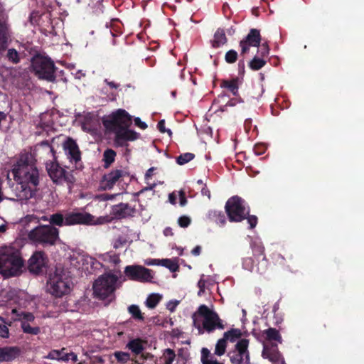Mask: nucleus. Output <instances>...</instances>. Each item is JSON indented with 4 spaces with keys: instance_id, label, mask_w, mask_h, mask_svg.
<instances>
[{
    "instance_id": "obj_1",
    "label": "nucleus",
    "mask_w": 364,
    "mask_h": 364,
    "mask_svg": "<svg viewBox=\"0 0 364 364\" xmlns=\"http://www.w3.org/2000/svg\"><path fill=\"white\" fill-rule=\"evenodd\" d=\"M12 173L17 182L12 191L18 200H27L35 196L39 184V172L31 154H21L13 165Z\"/></svg>"
},
{
    "instance_id": "obj_2",
    "label": "nucleus",
    "mask_w": 364,
    "mask_h": 364,
    "mask_svg": "<svg viewBox=\"0 0 364 364\" xmlns=\"http://www.w3.org/2000/svg\"><path fill=\"white\" fill-rule=\"evenodd\" d=\"M132 124V116L127 111L119 109L103 119L105 127L115 134V143L120 146L125 145L127 141H134L139 134L128 129Z\"/></svg>"
},
{
    "instance_id": "obj_3",
    "label": "nucleus",
    "mask_w": 364,
    "mask_h": 364,
    "mask_svg": "<svg viewBox=\"0 0 364 364\" xmlns=\"http://www.w3.org/2000/svg\"><path fill=\"white\" fill-rule=\"evenodd\" d=\"M193 325L197 329L198 335L211 333L215 330H223L225 324L219 315L206 305L199 306L192 315Z\"/></svg>"
},
{
    "instance_id": "obj_4",
    "label": "nucleus",
    "mask_w": 364,
    "mask_h": 364,
    "mask_svg": "<svg viewBox=\"0 0 364 364\" xmlns=\"http://www.w3.org/2000/svg\"><path fill=\"white\" fill-rule=\"evenodd\" d=\"M23 265V259L17 250L9 247L0 250V274L5 277L18 275Z\"/></svg>"
},
{
    "instance_id": "obj_5",
    "label": "nucleus",
    "mask_w": 364,
    "mask_h": 364,
    "mask_svg": "<svg viewBox=\"0 0 364 364\" xmlns=\"http://www.w3.org/2000/svg\"><path fill=\"white\" fill-rule=\"evenodd\" d=\"M56 70L53 60L48 56L37 53L31 60V71L40 80L55 82Z\"/></svg>"
},
{
    "instance_id": "obj_6",
    "label": "nucleus",
    "mask_w": 364,
    "mask_h": 364,
    "mask_svg": "<svg viewBox=\"0 0 364 364\" xmlns=\"http://www.w3.org/2000/svg\"><path fill=\"white\" fill-rule=\"evenodd\" d=\"M60 230L50 225H38L28 233V240L36 245L53 246L60 240Z\"/></svg>"
},
{
    "instance_id": "obj_7",
    "label": "nucleus",
    "mask_w": 364,
    "mask_h": 364,
    "mask_svg": "<svg viewBox=\"0 0 364 364\" xmlns=\"http://www.w3.org/2000/svg\"><path fill=\"white\" fill-rule=\"evenodd\" d=\"M263 335L268 343H263L262 355L264 358L268 359L273 364H285L284 358L278 350L277 344L282 343V336L278 330L274 328H269L263 331Z\"/></svg>"
},
{
    "instance_id": "obj_8",
    "label": "nucleus",
    "mask_w": 364,
    "mask_h": 364,
    "mask_svg": "<svg viewBox=\"0 0 364 364\" xmlns=\"http://www.w3.org/2000/svg\"><path fill=\"white\" fill-rule=\"evenodd\" d=\"M72 281L68 272L63 269L56 268L47 284L48 291L56 297H60L70 292Z\"/></svg>"
},
{
    "instance_id": "obj_9",
    "label": "nucleus",
    "mask_w": 364,
    "mask_h": 364,
    "mask_svg": "<svg viewBox=\"0 0 364 364\" xmlns=\"http://www.w3.org/2000/svg\"><path fill=\"white\" fill-rule=\"evenodd\" d=\"M117 279V277L112 274H105L100 276L93 284L95 296L100 299L112 297Z\"/></svg>"
},
{
    "instance_id": "obj_10",
    "label": "nucleus",
    "mask_w": 364,
    "mask_h": 364,
    "mask_svg": "<svg viewBox=\"0 0 364 364\" xmlns=\"http://www.w3.org/2000/svg\"><path fill=\"white\" fill-rule=\"evenodd\" d=\"M225 211L231 222H240L249 215L245 206V201L238 196H233L228 200Z\"/></svg>"
},
{
    "instance_id": "obj_11",
    "label": "nucleus",
    "mask_w": 364,
    "mask_h": 364,
    "mask_svg": "<svg viewBox=\"0 0 364 364\" xmlns=\"http://www.w3.org/2000/svg\"><path fill=\"white\" fill-rule=\"evenodd\" d=\"M63 148L69 161V164L65 165V166L70 170L82 169L83 166L81 161V153L75 141L68 138L63 142Z\"/></svg>"
},
{
    "instance_id": "obj_12",
    "label": "nucleus",
    "mask_w": 364,
    "mask_h": 364,
    "mask_svg": "<svg viewBox=\"0 0 364 364\" xmlns=\"http://www.w3.org/2000/svg\"><path fill=\"white\" fill-rule=\"evenodd\" d=\"M46 171L53 183L56 184H73L75 181L72 173L65 171L57 161H50L46 164Z\"/></svg>"
},
{
    "instance_id": "obj_13",
    "label": "nucleus",
    "mask_w": 364,
    "mask_h": 364,
    "mask_svg": "<svg viewBox=\"0 0 364 364\" xmlns=\"http://www.w3.org/2000/svg\"><path fill=\"white\" fill-rule=\"evenodd\" d=\"M103 219L99 218L97 222L95 218L90 213L79 210H73L65 213V226H72L76 225H95L103 223Z\"/></svg>"
},
{
    "instance_id": "obj_14",
    "label": "nucleus",
    "mask_w": 364,
    "mask_h": 364,
    "mask_svg": "<svg viewBox=\"0 0 364 364\" xmlns=\"http://www.w3.org/2000/svg\"><path fill=\"white\" fill-rule=\"evenodd\" d=\"M248 345L249 341L247 339H241L236 343L235 348L228 353L232 364L250 363Z\"/></svg>"
},
{
    "instance_id": "obj_15",
    "label": "nucleus",
    "mask_w": 364,
    "mask_h": 364,
    "mask_svg": "<svg viewBox=\"0 0 364 364\" xmlns=\"http://www.w3.org/2000/svg\"><path fill=\"white\" fill-rule=\"evenodd\" d=\"M124 274L129 279L140 282H150L153 279L151 270L140 265L127 266Z\"/></svg>"
},
{
    "instance_id": "obj_16",
    "label": "nucleus",
    "mask_w": 364,
    "mask_h": 364,
    "mask_svg": "<svg viewBox=\"0 0 364 364\" xmlns=\"http://www.w3.org/2000/svg\"><path fill=\"white\" fill-rule=\"evenodd\" d=\"M262 41L259 30L257 28H251L242 40L240 42L241 48L240 55H245L250 51V47H259Z\"/></svg>"
},
{
    "instance_id": "obj_17",
    "label": "nucleus",
    "mask_w": 364,
    "mask_h": 364,
    "mask_svg": "<svg viewBox=\"0 0 364 364\" xmlns=\"http://www.w3.org/2000/svg\"><path fill=\"white\" fill-rule=\"evenodd\" d=\"M9 37L7 16L1 8H0V52L6 50L7 48Z\"/></svg>"
},
{
    "instance_id": "obj_18",
    "label": "nucleus",
    "mask_w": 364,
    "mask_h": 364,
    "mask_svg": "<svg viewBox=\"0 0 364 364\" xmlns=\"http://www.w3.org/2000/svg\"><path fill=\"white\" fill-rule=\"evenodd\" d=\"M124 175V171L118 169L105 174L100 181L101 188L103 190H110Z\"/></svg>"
},
{
    "instance_id": "obj_19",
    "label": "nucleus",
    "mask_w": 364,
    "mask_h": 364,
    "mask_svg": "<svg viewBox=\"0 0 364 364\" xmlns=\"http://www.w3.org/2000/svg\"><path fill=\"white\" fill-rule=\"evenodd\" d=\"M46 262L43 252H36L28 260V269L31 272L38 274L45 267Z\"/></svg>"
},
{
    "instance_id": "obj_20",
    "label": "nucleus",
    "mask_w": 364,
    "mask_h": 364,
    "mask_svg": "<svg viewBox=\"0 0 364 364\" xmlns=\"http://www.w3.org/2000/svg\"><path fill=\"white\" fill-rule=\"evenodd\" d=\"M134 213L135 208L131 207L128 203H121L112 208V214L117 218H125L132 216Z\"/></svg>"
},
{
    "instance_id": "obj_21",
    "label": "nucleus",
    "mask_w": 364,
    "mask_h": 364,
    "mask_svg": "<svg viewBox=\"0 0 364 364\" xmlns=\"http://www.w3.org/2000/svg\"><path fill=\"white\" fill-rule=\"evenodd\" d=\"M216 101L221 107H227L235 105L240 102V99L237 92H222L218 96Z\"/></svg>"
},
{
    "instance_id": "obj_22",
    "label": "nucleus",
    "mask_w": 364,
    "mask_h": 364,
    "mask_svg": "<svg viewBox=\"0 0 364 364\" xmlns=\"http://www.w3.org/2000/svg\"><path fill=\"white\" fill-rule=\"evenodd\" d=\"M20 355V349L16 346L0 348V363L10 362Z\"/></svg>"
},
{
    "instance_id": "obj_23",
    "label": "nucleus",
    "mask_w": 364,
    "mask_h": 364,
    "mask_svg": "<svg viewBox=\"0 0 364 364\" xmlns=\"http://www.w3.org/2000/svg\"><path fill=\"white\" fill-rule=\"evenodd\" d=\"M228 42L225 32L223 28H218L214 33L213 39L211 41L212 47L214 48H220Z\"/></svg>"
},
{
    "instance_id": "obj_24",
    "label": "nucleus",
    "mask_w": 364,
    "mask_h": 364,
    "mask_svg": "<svg viewBox=\"0 0 364 364\" xmlns=\"http://www.w3.org/2000/svg\"><path fill=\"white\" fill-rule=\"evenodd\" d=\"M242 82V78L235 77L231 79L222 80L220 87L223 89H227L229 91H237Z\"/></svg>"
},
{
    "instance_id": "obj_25",
    "label": "nucleus",
    "mask_w": 364,
    "mask_h": 364,
    "mask_svg": "<svg viewBox=\"0 0 364 364\" xmlns=\"http://www.w3.org/2000/svg\"><path fill=\"white\" fill-rule=\"evenodd\" d=\"M49 225L54 227L65 226V213L58 212L49 216Z\"/></svg>"
},
{
    "instance_id": "obj_26",
    "label": "nucleus",
    "mask_w": 364,
    "mask_h": 364,
    "mask_svg": "<svg viewBox=\"0 0 364 364\" xmlns=\"http://www.w3.org/2000/svg\"><path fill=\"white\" fill-rule=\"evenodd\" d=\"M132 352L138 355L144 349L143 341L140 338L131 340L126 346Z\"/></svg>"
},
{
    "instance_id": "obj_27",
    "label": "nucleus",
    "mask_w": 364,
    "mask_h": 364,
    "mask_svg": "<svg viewBox=\"0 0 364 364\" xmlns=\"http://www.w3.org/2000/svg\"><path fill=\"white\" fill-rule=\"evenodd\" d=\"M201 362L203 364H223L218 361L206 348L201 350Z\"/></svg>"
},
{
    "instance_id": "obj_28",
    "label": "nucleus",
    "mask_w": 364,
    "mask_h": 364,
    "mask_svg": "<svg viewBox=\"0 0 364 364\" xmlns=\"http://www.w3.org/2000/svg\"><path fill=\"white\" fill-rule=\"evenodd\" d=\"M12 314L16 315L15 319L19 320L21 322L26 321V322L29 323V322L34 321V318H35L33 314L29 313V312H26V311H18L16 309L12 310Z\"/></svg>"
},
{
    "instance_id": "obj_29",
    "label": "nucleus",
    "mask_w": 364,
    "mask_h": 364,
    "mask_svg": "<svg viewBox=\"0 0 364 364\" xmlns=\"http://www.w3.org/2000/svg\"><path fill=\"white\" fill-rule=\"evenodd\" d=\"M157 264L168 268L172 272H175L179 269L178 262L175 259H162L158 261Z\"/></svg>"
},
{
    "instance_id": "obj_30",
    "label": "nucleus",
    "mask_w": 364,
    "mask_h": 364,
    "mask_svg": "<svg viewBox=\"0 0 364 364\" xmlns=\"http://www.w3.org/2000/svg\"><path fill=\"white\" fill-rule=\"evenodd\" d=\"M228 341L223 337L220 338L215 346L214 355L218 356L223 355L226 352Z\"/></svg>"
},
{
    "instance_id": "obj_31",
    "label": "nucleus",
    "mask_w": 364,
    "mask_h": 364,
    "mask_svg": "<svg viewBox=\"0 0 364 364\" xmlns=\"http://www.w3.org/2000/svg\"><path fill=\"white\" fill-rule=\"evenodd\" d=\"M241 336L242 333L240 329L231 328L230 331L225 332L223 337L228 341L235 342L237 339L240 338Z\"/></svg>"
},
{
    "instance_id": "obj_32",
    "label": "nucleus",
    "mask_w": 364,
    "mask_h": 364,
    "mask_svg": "<svg viewBox=\"0 0 364 364\" xmlns=\"http://www.w3.org/2000/svg\"><path fill=\"white\" fill-rule=\"evenodd\" d=\"M66 353L64 352V348L61 350H53L50 351L48 355L50 359H57L63 361H68Z\"/></svg>"
},
{
    "instance_id": "obj_33",
    "label": "nucleus",
    "mask_w": 364,
    "mask_h": 364,
    "mask_svg": "<svg viewBox=\"0 0 364 364\" xmlns=\"http://www.w3.org/2000/svg\"><path fill=\"white\" fill-rule=\"evenodd\" d=\"M266 61L264 59L258 56H255L253 59L249 63V67L252 70H259L262 67H264Z\"/></svg>"
},
{
    "instance_id": "obj_34",
    "label": "nucleus",
    "mask_w": 364,
    "mask_h": 364,
    "mask_svg": "<svg viewBox=\"0 0 364 364\" xmlns=\"http://www.w3.org/2000/svg\"><path fill=\"white\" fill-rule=\"evenodd\" d=\"M254 257L259 259L264 255V247L260 243L254 242L251 245Z\"/></svg>"
},
{
    "instance_id": "obj_35",
    "label": "nucleus",
    "mask_w": 364,
    "mask_h": 364,
    "mask_svg": "<svg viewBox=\"0 0 364 364\" xmlns=\"http://www.w3.org/2000/svg\"><path fill=\"white\" fill-rule=\"evenodd\" d=\"M129 313L132 314L135 320L144 321V316L139 307L137 305L132 304L128 308Z\"/></svg>"
},
{
    "instance_id": "obj_36",
    "label": "nucleus",
    "mask_w": 364,
    "mask_h": 364,
    "mask_svg": "<svg viewBox=\"0 0 364 364\" xmlns=\"http://www.w3.org/2000/svg\"><path fill=\"white\" fill-rule=\"evenodd\" d=\"M257 261L258 262L256 266V272L261 274H264L267 272L269 265L267 259L265 256H263L261 259H259Z\"/></svg>"
},
{
    "instance_id": "obj_37",
    "label": "nucleus",
    "mask_w": 364,
    "mask_h": 364,
    "mask_svg": "<svg viewBox=\"0 0 364 364\" xmlns=\"http://www.w3.org/2000/svg\"><path fill=\"white\" fill-rule=\"evenodd\" d=\"M6 58L13 64H17L20 62L19 53L14 48H9L7 50Z\"/></svg>"
},
{
    "instance_id": "obj_38",
    "label": "nucleus",
    "mask_w": 364,
    "mask_h": 364,
    "mask_svg": "<svg viewBox=\"0 0 364 364\" xmlns=\"http://www.w3.org/2000/svg\"><path fill=\"white\" fill-rule=\"evenodd\" d=\"M116 156V153L112 149H107L103 154V160L105 164V166H109L112 163L114 162Z\"/></svg>"
},
{
    "instance_id": "obj_39",
    "label": "nucleus",
    "mask_w": 364,
    "mask_h": 364,
    "mask_svg": "<svg viewBox=\"0 0 364 364\" xmlns=\"http://www.w3.org/2000/svg\"><path fill=\"white\" fill-rule=\"evenodd\" d=\"M21 328L24 333L31 335H37L40 333V328L38 326L32 327L29 323L22 321Z\"/></svg>"
},
{
    "instance_id": "obj_40",
    "label": "nucleus",
    "mask_w": 364,
    "mask_h": 364,
    "mask_svg": "<svg viewBox=\"0 0 364 364\" xmlns=\"http://www.w3.org/2000/svg\"><path fill=\"white\" fill-rule=\"evenodd\" d=\"M161 300V296L157 294H152L148 296L146 305L150 309H154Z\"/></svg>"
},
{
    "instance_id": "obj_41",
    "label": "nucleus",
    "mask_w": 364,
    "mask_h": 364,
    "mask_svg": "<svg viewBox=\"0 0 364 364\" xmlns=\"http://www.w3.org/2000/svg\"><path fill=\"white\" fill-rule=\"evenodd\" d=\"M210 215L217 224L220 225H225L226 219L225 215L222 212L214 210L211 212Z\"/></svg>"
},
{
    "instance_id": "obj_42",
    "label": "nucleus",
    "mask_w": 364,
    "mask_h": 364,
    "mask_svg": "<svg viewBox=\"0 0 364 364\" xmlns=\"http://www.w3.org/2000/svg\"><path fill=\"white\" fill-rule=\"evenodd\" d=\"M114 356L117 362L122 364L127 363L130 359V354L127 352L116 351L114 353Z\"/></svg>"
},
{
    "instance_id": "obj_43",
    "label": "nucleus",
    "mask_w": 364,
    "mask_h": 364,
    "mask_svg": "<svg viewBox=\"0 0 364 364\" xmlns=\"http://www.w3.org/2000/svg\"><path fill=\"white\" fill-rule=\"evenodd\" d=\"M195 157V155L192 153H185V154H181L179 156L177 157L176 159V162L179 164V165H183V164H187L188 162L191 161V160H193Z\"/></svg>"
},
{
    "instance_id": "obj_44",
    "label": "nucleus",
    "mask_w": 364,
    "mask_h": 364,
    "mask_svg": "<svg viewBox=\"0 0 364 364\" xmlns=\"http://www.w3.org/2000/svg\"><path fill=\"white\" fill-rule=\"evenodd\" d=\"M237 58H238V54H237V51H235V50H232V49L228 50L225 55V60L226 63H228L229 64L235 63L237 60Z\"/></svg>"
},
{
    "instance_id": "obj_45",
    "label": "nucleus",
    "mask_w": 364,
    "mask_h": 364,
    "mask_svg": "<svg viewBox=\"0 0 364 364\" xmlns=\"http://www.w3.org/2000/svg\"><path fill=\"white\" fill-rule=\"evenodd\" d=\"M257 50L258 57L264 59L267 57L269 53V48L267 43H264L262 45L260 44Z\"/></svg>"
},
{
    "instance_id": "obj_46",
    "label": "nucleus",
    "mask_w": 364,
    "mask_h": 364,
    "mask_svg": "<svg viewBox=\"0 0 364 364\" xmlns=\"http://www.w3.org/2000/svg\"><path fill=\"white\" fill-rule=\"evenodd\" d=\"M165 360H168L169 363H173L175 360L176 354L173 351V350L171 348H167L165 350Z\"/></svg>"
},
{
    "instance_id": "obj_47",
    "label": "nucleus",
    "mask_w": 364,
    "mask_h": 364,
    "mask_svg": "<svg viewBox=\"0 0 364 364\" xmlns=\"http://www.w3.org/2000/svg\"><path fill=\"white\" fill-rule=\"evenodd\" d=\"M178 223L181 228H187L191 223V219L188 216H181L178 218Z\"/></svg>"
},
{
    "instance_id": "obj_48",
    "label": "nucleus",
    "mask_w": 364,
    "mask_h": 364,
    "mask_svg": "<svg viewBox=\"0 0 364 364\" xmlns=\"http://www.w3.org/2000/svg\"><path fill=\"white\" fill-rule=\"evenodd\" d=\"M253 151L256 155L259 156V155L263 154L265 152L266 146L264 144H256L254 146Z\"/></svg>"
},
{
    "instance_id": "obj_49",
    "label": "nucleus",
    "mask_w": 364,
    "mask_h": 364,
    "mask_svg": "<svg viewBox=\"0 0 364 364\" xmlns=\"http://www.w3.org/2000/svg\"><path fill=\"white\" fill-rule=\"evenodd\" d=\"M243 267L245 269H246L247 270L253 271L254 265H253V262H252V258L250 257V258L245 259L243 262Z\"/></svg>"
},
{
    "instance_id": "obj_50",
    "label": "nucleus",
    "mask_w": 364,
    "mask_h": 364,
    "mask_svg": "<svg viewBox=\"0 0 364 364\" xmlns=\"http://www.w3.org/2000/svg\"><path fill=\"white\" fill-rule=\"evenodd\" d=\"M26 219L28 221H31L33 219L37 220V222L40 221H45V222H49V217L47 216H42L41 218H37L34 215H27Z\"/></svg>"
},
{
    "instance_id": "obj_51",
    "label": "nucleus",
    "mask_w": 364,
    "mask_h": 364,
    "mask_svg": "<svg viewBox=\"0 0 364 364\" xmlns=\"http://www.w3.org/2000/svg\"><path fill=\"white\" fill-rule=\"evenodd\" d=\"M157 127L159 129V130L162 132V133H165L166 132V129L165 128V121L164 119H161L160 120L159 122H158V124H157ZM167 132L171 134V131L170 129H168L167 130Z\"/></svg>"
},
{
    "instance_id": "obj_52",
    "label": "nucleus",
    "mask_w": 364,
    "mask_h": 364,
    "mask_svg": "<svg viewBox=\"0 0 364 364\" xmlns=\"http://www.w3.org/2000/svg\"><path fill=\"white\" fill-rule=\"evenodd\" d=\"M9 334V328L7 326L0 324V337L8 338Z\"/></svg>"
},
{
    "instance_id": "obj_53",
    "label": "nucleus",
    "mask_w": 364,
    "mask_h": 364,
    "mask_svg": "<svg viewBox=\"0 0 364 364\" xmlns=\"http://www.w3.org/2000/svg\"><path fill=\"white\" fill-rule=\"evenodd\" d=\"M247 222L250 224V227L251 229L254 228L257 223V218L255 215H250L247 218Z\"/></svg>"
},
{
    "instance_id": "obj_54",
    "label": "nucleus",
    "mask_w": 364,
    "mask_h": 364,
    "mask_svg": "<svg viewBox=\"0 0 364 364\" xmlns=\"http://www.w3.org/2000/svg\"><path fill=\"white\" fill-rule=\"evenodd\" d=\"M134 123H135V125L139 127V128L142 129H146L147 127V125L145 122H142L139 117H136L134 119Z\"/></svg>"
},
{
    "instance_id": "obj_55",
    "label": "nucleus",
    "mask_w": 364,
    "mask_h": 364,
    "mask_svg": "<svg viewBox=\"0 0 364 364\" xmlns=\"http://www.w3.org/2000/svg\"><path fill=\"white\" fill-rule=\"evenodd\" d=\"M126 241L122 240V238H118L116 240L113 244V247L114 249H118L122 247L125 244Z\"/></svg>"
},
{
    "instance_id": "obj_56",
    "label": "nucleus",
    "mask_w": 364,
    "mask_h": 364,
    "mask_svg": "<svg viewBox=\"0 0 364 364\" xmlns=\"http://www.w3.org/2000/svg\"><path fill=\"white\" fill-rule=\"evenodd\" d=\"M79 4H81L83 7L87 8L89 6H92L94 4L93 1L92 0H77Z\"/></svg>"
},
{
    "instance_id": "obj_57",
    "label": "nucleus",
    "mask_w": 364,
    "mask_h": 364,
    "mask_svg": "<svg viewBox=\"0 0 364 364\" xmlns=\"http://www.w3.org/2000/svg\"><path fill=\"white\" fill-rule=\"evenodd\" d=\"M178 304V301H176L174 302H169L168 304H167V309L171 311V312H173L176 309V306Z\"/></svg>"
},
{
    "instance_id": "obj_58",
    "label": "nucleus",
    "mask_w": 364,
    "mask_h": 364,
    "mask_svg": "<svg viewBox=\"0 0 364 364\" xmlns=\"http://www.w3.org/2000/svg\"><path fill=\"white\" fill-rule=\"evenodd\" d=\"M179 196H180V205L181 206L186 205V204L187 203V199L185 196L184 193L183 191H180Z\"/></svg>"
},
{
    "instance_id": "obj_59",
    "label": "nucleus",
    "mask_w": 364,
    "mask_h": 364,
    "mask_svg": "<svg viewBox=\"0 0 364 364\" xmlns=\"http://www.w3.org/2000/svg\"><path fill=\"white\" fill-rule=\"evenodd\" d=\"M201 194L203 196H207L209 199L210 198V192L207 188L206 185H204L201 189Z\"/></svg>"
},
{
    "instance_id": "obj_60",
    "label": "nucleus",
    "mask_w": 364,
    "mask_h": 364,
    "mask_svg": "<svg viewBox=\"0 0 364 364\" xmlns=\"http://www.w3.org/2000/svg\"><path fill=\"white\" fill-rule=\"evenodd\" d=\"M105 82L109 85V87L112 90L113 89H117L119 86V84L113 82V81H108V80H105Z\"/></svg>"
},
{
    "instance_id": "obj_61",
    "label": "nucleus",
    "mask_w": 364,
    "mask_h": 364,
    "mask_svg": "<svg viewBox=\"0 0 364 364\" xmlns=\"http://www.w3.org/2000/svg\"><path fill=\"white\" fill-rule=\"evenodd\" d=\"M238 70L240 74H243L245 73V62L243 60H241L238 63Z\"/></svg>"
},
{
    "instance_id": "obj_62",
    "label": "nucleus",
    "mask_w": 364,
    "mask_h": 364,
    "mask_svg": "<svg viewBox=\"0 0 364 364\" xmlns=\"http://www.w3.org/2000/svg\"><path fill=\"white\" fill-rule=\"evenodd\" d=\"M200 252H201V247L199 245H197L196 247H195L192 251H191V253L192 255H195V256H198L200 254Z\"/></svg>"
},
{
    "instance_id": "obj_63",
    "label": "nucleus",
    "mask_w": 364,
    "mask_h": 364,
    "mask_svg": "<svg viewBox=\"0 0 364 364\" xmlns=\"http://www.w3.org/2000/svg\"><path fill=\"white\" fill-rule=\"evenodd\" d=\"M67 354V358H68V360H72L73 362H76L77 360V356L75 353H66Z\"/></svg>"
},
{
    "instance_id": "obj_64",
    "label": "nucleus",
    "mask_w": 364,
    "mask_h": 364,
    "mask_svg": "<svg viewBox=\"0 0 364 364\" xmlns=\"http://www.w3.org/2000/svg\"><path fill=\"white\" fill-rule=\"evenodd\" d=\"M164 234L165 236H172L173 235L172 228L169 227L166 228L165 230H164Z\"/></svg>"
}]
</instances>
